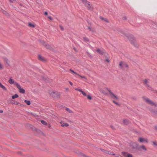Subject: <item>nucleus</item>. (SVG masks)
Listing matches in <instances>:
<instances>
[{
  "instance_id": "nucleus-23",
  "label": "nucleus",
  "mask_w": 157,
  "mask_h": 157,
  "mask_svg": "<svg viewBox=\"0 0 157 157\" xmlns=\"http://www.w3.org/2000/svg\"><path fill=\"white\" fill-rule=\"evenodd\" d=\"M119 65H120V66L121 67H122V62H120Z\"/></svg>"
},
{
  "instance_id": "nucleus-3",
  "label": "nucleus",
  "mask_w": 157,
  "mask_h": 157,
  "mask_svg": "<svg viewBox=\"0 0 157 157\" xmlns=\"http://www.w3.org/2000/svg\"><path fill=\"white\" fill-rule=\"evenodd\" d=\"M86 1L87 3V7L90 10H92L93 9V8L92 6L90 4V3L89 2H87L86 0H83V1Z\"/></svg>"
},
{
  "instance_id": "nucleus-19",
  "label": "nucleus",
  "mask_w": 157,
  "mask_h": 157,
  "mask_svg": "<svg viewBox=\"0 0 157 157\" xmlns=\"http://www.w3.org/2000/svg\"><path fill=\"white\" fill-rule=\"evenodd\" d=\"M29 26L31 27H35V25L31 23H30L29 24Z\"/></svg>"
},
{
  "instance_id": "nucleus-35",
  "label": "nucleus",
  "mask_w": 157,
  "mask_h": 157,
  "mask_svg": "<svg viewBox=\"0 0 157 157\" xmlns=\"http://www.w3.org/2000/svg\"><path fill=\"white\" fill-rule=\"evenodd\" d=\"M75 90L79 91V90H81L80 89H75Z\"/></svg>"
},
{
  "instance_id": "nucleus-15",
  "label": "nucleus",
  "mask_w": 157,
  "mask_h": 157,
  "mask_svg": "<svg viewBox=\"0 0 157 157\" xmlns=\"http://www.w3.org/2000/svg\"><path fill=\"white\" fill-rule=\"evenodd\" d=\"M25 102L28 105H29L30 104V101H28L26 100H25Z\"/></svg>"
},
{
  "instance_id": "nucleus-7",
  "label": "nucleus",
  "mask_w": 157,
  "mask_h": 157,
  "mask_svg": "<svg viewBox=\"0 0 157 157\" xmlns=\"http://www.w3.org/2000/svg\"><path fill=\"white\" fill-rule=\"evenodd\" d=\"M60 124H61V126L62 127H68L69 126L68 124L67 123H64L63 121H61L60 122Z\"/></svg>"
},
{
  "instance_id": "nucleus-40",
  "label": "nucleus",
  "mask_w": 157,
  "mask_h": 157,
  "mask_svg": "<svg viewBox=\"0 0 157 157\" xmlns=\"http://www.w3.org/2000/svg\"><path fill=\"white\" fill-rule=\"evenodd\" d=\"M106 61H107L108 62H109V60H108V59H107Z\"/></svg>"
},
{
  "instance_id": "nucleus-42",
  "label": "nucleus",
  "mask_w": 157,
  "mask_h": 157,
  "mask_svg": "<svg viewBox=\"0 0 157 157\" xmlns=\"http://www.w3.org/2000/svg\"><path fill=\"white\" fill-rule=\"evenodd\" d=\"M74 49H75V50H75V49L74 48Z\"/></svg>"
},
{
  "instance_id": "nucleus-22",
  "label": "nucleus",
  "mask_w": 157,
  "mask_h": 157,
  "mask_svg": "<svg viewBox=\"0 0 157 157\" xmlns=\"http://www.w3.org/2000/svg\"><path fill=\"white\" fill-rule=\"evenodd\" d=\"M144 83H145L146 85H147V86H148V85L147 84V82H148V81L147 79H145L144 81Z\"/></svg>"
},
{
  "instance_id": "nucleus-31",
  "label": "nucleus",
  "mask_w": 157,
  "mask_h": 157,
  "mask_svg": "<svg viewBox=\"0 0 157 157\" xmlns=\"http://www.w3.org/2000/svg\"><path fill=\"white\" fill-rule=\"evenodd\" d=\"M44 14L46 15H48V13L46 12H44Z\"/></svg>"
},
{
  "instance_id": "nucleus-10",
  "label": "nucleus",
  "mask_w": 157,
  "mask_h": 157,
  "mask_svg": "<svg viewBox=\"0 0 157 157\" xmlns=\"http://www.w3.org/2000/svg\"><path fill=\"white\" fill-rule=\"evenodd\" d=\"M111 97L113 98L118 99V98L113 93H111Z\"/></svg>"
},
{
  "instance_id": "nucleus-9",
  "label": "nucleus",
  "mask_w": 157,
  "mask_h": 157,
  "mask_svg": "<svg viewBox=\"0 0 157 157\" xmlns=\"http://www.w3.org/2000/svg\"><path fill=\"white\" fill-rule=\"evenodd\" d=\"M51 96L52 97H57L58 96H59V94L58 93H56L55 92L53 93V94H51Z\"/></svg>"
},
{
  "instance_id": "nucleus-41",
  "label": "nucleus",
  "mask_w": 157,
  "mask_h": 157,
  "mask_svg": "<svg viewBox=\"0 0 157 157\" xmlns=\"http://www.w3.org/2000/svg\"><path fill=\"white\" fill-rule=\"evenodd\" d=\"M113 155H115V154H113Z\"/></svg>"
},
{
  "instance_id": "nucleus-1",
  "label": "nucleus",
  "mask_w": 157,
  "mask_h": 157,
  "mask_svg": "<svg viewBox=\"0 0 157 157\" xmlns=\"http://www.w3.org/2000/svg\"><path fill=\"white\" fill-rule=\"evenodd\" d=\"M16 84L17 88L19 89L20 92L24 94L25 93V90L23 89L22 88L21 86L17 83H16Z\"/></svg>"
},
{
  "instance_id": "nucleus-38",
  "label": "nucleus",
  "mask_w": 157,
  "mask_h": 157,
  "mask_svg": "<svg viewBox=\"0 0 157 157\" xmlns=\"http://www.w3.org/2000/svg\"><path fill=\"white\" fill-rule=\"evenodd\" d=\"M75 74L77 75H78L77 73L75 72Z\"/></svg>"
},
{
  "instance_id": "nucleus-24",
  "label": "nucleus",
  "mask_w": 157,
  "mask_h": 157,
  "mask_svg": "<svg viewBox=\"0 0 157 157\" xmlns=\"http://www.w3.org/2000/svg\"><path fill=\"white\" fill-rule=\"evenodd\" d=\"M153 143L154 144V145H157V144L155 142V141L153 142Z\"/></svg>"
},
{
  "instance_id": "nucleus-32",
  "label": "nucleus",
  "mask_w": 157,
  "mask_h": 157,
  "mask_svg": "<svg viewBox=\"0 0 157 157\" xmlns=\"http://www.w3.org/2000/svg\"><path fill=\"white\" fill-rule=\"evenodd\" d=\"M14 1V0H10V2H13Z\"/></svg>"
},
{
  "instance_id": "nucleus-12",
  "label": "nucleus",
  "mask_w": 157,
  "mask_h": 157,
  "mask_svg": "<svg viewBox=\"0 0 157 157\" xmlns=\"http://www.w3.org/2000/svg\"><path fill=\"white\" fill-rule=\"evenodd\" d=\"M79 91L81 92L82 94L85 96H86L87 95L82 90H79Z\"/></svg>"
},
{
  "instance_id": "nucleus-26",
  "label": "nucleus",
  "mask_w": 157,
  "mask_h": 157,
  "mask_svg": "<svg viewBox=\"0 0 157 157\" xmlns=\"http://www.w3.org/2000/svg\"><path fill=\"white\" fill-rule=\"evenodd\" d=\"M70 71L72 72L73 73H75V71H74L73 70H71V69H70Z\"/></svg>"
},
{
  "instance_id": "nucleus-28",
  "label": "nucleus",
  "mask_w": 157,
  "mask_h": 157,
  "mask_svg": "<svg viewBox=\"0 0 157 157\" xmlns=\"http://www.w3.org/2000/svg\"><path fill=\"white\" fill-rule=\"evenodd\" d=\"M0 68L1 69H2V64L0 63Z\"/></svg>"
},
{
  "instance_id": "nucleus-33",
  "label": "nucleus",
  "mask_w": 157,
  "mask_h": 157,
  "mask_svg": "<svg viewBox=\"0 0 157 157\" xmlns=\"http://www.w3.org/2000/svg\"><path fill=\"white\" fill-rule=\"evenodd\" d=\"M109 91V93H110V94H111V93H112L111 91L110 90H108Z\"/></svg>"
},
{
  "instance_id": "nucleus-14",
  "label": "nucleus",
  "mask_w": 157,
  "mask_h": 157,
  "mask_svg": "<svg viewBox=\"0 0 157 157\" xmlns=\"http://www.w3.org/2000/svg\"><path fill=\"white\" fill-rule=\"evenodd\" d=\"M12 97V99H14L16 98H18V95L17 94H16L14 95H13Z\"/></svg>"
},
{
  "instance_id": "nucleus-8",
  "label": "nucleus",
  "mask_w": 157,
  "mask_h": 157,
  "mask_svg": "<svg viewBox=\"0 0 157 157\" xmlns=\"http://www.w3.org/2000/svg\"><path fill=\"white\" fill-rule=\"evenodd\" d=\"M38 59L42 61H45V59L44 57H42L41 55H39L38 56Z\"/></svg>"
},
{
  "instance_id": "nucleus-29",
  "label": "nucleus",
  "mask_w": 157,
  "mask_h": 157,
  "mask_svg": "<svg viewBox=\"0 0 157 157\" xmlns=\"http://www.w3.org/2000/svg\"><path fill=\"white\" fill-rule=\"evenodd\" d=\"M48 18L51 20L52 19V17L51 16H48Z\"/></svg>"
},
{
  "instance_id": "nucleus-5",
  "label": "nucleus",
  "mask_w": 157,
  "mask_h": 157,
  "mask_svg": "<svg viewBox=\"0 0 157 157\" xmlns=\"http://www.w3.org/2000/svg\"><path fill=\"white\" fill-rule=\"evenodd\" d=\"M144 99L147 102H148L149 104L157 106V105L156 104H155L153 101L149 100V99L146 98H145Z\"/></svg>"
},
{
  "instance_id": "nucleus-27",
  "label": "nucleus",
  "mask_w": 157,
  "mask_h": 157,
  "mask_svg": "<svg viewBox=\"0 0 157 157\" xmlns=\"http://www.w3.org/2000/svg\"><path fill=\"white\" fill-rule=\"evenodd\" d=\"M113 102L116 104L117 105H118V104L115 101H113Z\"/></svg>"
},
{
  "instance_id": "nucleus-25",
  "label": "nucleus",
  "mask_w": 157,
  "mask_h": 157,
  "mask_svg": "<svg viewBox=\"0 0 157 157\" xmlns=\"http://www.w3.org/2000/svg\"><path fill=\"white\" fill-rule=\"evenodd\" d=\"M2 12H3L4 13V14H6L7 13V12H6V11H4V10H3V11Z\"/></svg>"
},
{
  "instance_id": "nucleus-36",
  "label": "nucleus",
  "mask_w": 157,
  "mask_h": 157,
  "mask_svg": "<svg viewBox=\"0 0 157 157\" xmlns=\"http://www.w3.org/2000/svg\"><path fill=\"white\" fill-rule=\"evenodd\" d=\"M117 157H121V156L120 155H119L117 156Z\"/></svg>"
},
{
  "instance_id": "nucleus-37",
  "label": "nucleus",
  "mask_w": 157,
  "mask_h": 157,
  "mask_svg": "<svg viewBox=\"0 0 157 157\" xmlns=\"http://www.w3.org/2000/svg\"><path fill=\"white\" fill-rule=\"evenodd\" d=\"M19 104V102H17L16 104V105H18Z\"/></svg>"
},
{
  "instance_id": "nucleus-34",
  "label": "nucleus",
  "mask_w": 157,
  "mask_h": 157,
  "mask_svg": "<svg viewBox=\"0 0 157 157\" xmlns=\"http://www.w3.org/2000/svg\"><path fill=\"white\" fill-rule=\"evenodd\" d=\"M3 112V110H0V113H2Z\"/></svg>"
},
{
  "instance_id": "nucleus-18",
  "label": "nucleus",
  "mask_w": 157,
  "mask_h": 157,
  "mask_svg": "<svg viewBox=\"0 0 157 157\" xmlns=\"http://www.w3.org/2000/svg\"><path fill=\"white\" fill-rule=\"evenodd\" d=\"M97 51L99 52L100 54H103L102 52L100 49H98L97 50Z\"/></svg>"
},
{
  "instance_id": "nucleus-20",
  "label": "nucleus",
  "mask_w": 157,
  "mask_h": 157,
  "mask_svg": "<svg viewBox=\"0 0 157 157\" xmlns=\"http://www.w3.org/2000/svg\"><path fill=\"white\" fill-rule=\"evenodd\" d=\"M78 76H79L81 78H84L86 79V77L85 76H82L79 75H78Z\"/></svg>"
},
{
  "instance_id": "nucleus-39",
  "label": "nucleus",
  "mask_w": 157,
  "mask_h": 157,
  "mask_svg": "<svg viewBox=\"0 0 157 157\" xmlns=\"http://www.w3.org/2000/svg\"><path fill=\"white\" fill-rule=\"evenodd\" d=\"M61 29H62V30H63V28H62V27H61Z\"/></svg>"
},
{
  "instance_id": "nucleus-11",
  "label": "nucleus",
  "mask_w": 157,
  "mask_h": 157,
  "mask_svg": "<svg viewBox=\"0 0 157 157\" xmlns=\"http://www.w3.org/2000/svg\"><path fill=\"white\" fill-rule=\"evenodd\" d=\"M8 82L9 83L11 84H13L14 83V81L11 78H10Z\"/></svg>"
},
{
  "instance_id": "nucleus-17",
  "label": "nucleus",
  "mask_w": 157,
  "mask_h": 157,
  "mask_svg": "<svg viewBox=\"0 0 157 157\" xmlns=\"http://www.w3.org/2000/svg\"><path fill=\"white\" fill-rule=\"evenodd\" d=\"M87 96V98L89 100H91L92 98L91 96L89 94L86 95Z\"/></svg>"
},
{
  "instance_id": "nucleus-16",
  "label": "nucleus",
  "mask_w": 157,
  "mask_h": 157,
  "mask_svg": "<svg viewBox=\"0 0 157 157\" xmlns=\"http://www.w3.org/2000/svg\"><path fill=\"white\" fill-rule=\"evenodd\" d=\"M41 123L44 125H47V123H46V122L44 120H41Z\"/></svg>"
},
{
  "instance_id": "nucleus-21",
  "label": "nucleus",
  "mask_w": 157,
  "mask_h": 157,
  "mask_svg": "<svg viewBox=\"0 0 157 157\" xmlns=\"http://www.w3.org/2000/svg\"><path fill=\"white\" fill-rule=\"evenodd\" d=\"M101 19L103 20H104L106 22H108V20L107 19H104V18H103L102 17H100Z\"/></svg>"
},
{
  "instance_id": "nucleus-4",
  "label": "nucleus",
  "mask_w": 157,
  "mask_h": 157,
  "mask_svg": "<svg viewBox=\"0 0 157 157\" xmlns=\"http://www.w3.org/2000/svg\"><path fill=\"white\" fill-rule=\"evenodd\" d=\"M122 153L125 157H132V155L131 154H127L124 152H122Z\"/></svg>"
},
{
  "instance_id": "nucleus-13",
  "label": "nucleus",
  "mask_w": 157,
  "mask_h": 157,
  "mask_svg": "<svg viewBox=\"0 0 157 157\" xmlns=\"http://www.w3.org/2000/svg\"><path fill=\"white\" fill-rule=\"evenodd\" d=\"M124 124L126 125H127L129 123V121L127 120H124Z\"/></svg>"
},
{
  "instance_id": "nucleus-30",
  "label": "nucleus",
  "mask_w": 157,
  "mask_h": 157,
  "mask_svg": "<svg viewBox=\"0 0 157 157\" xmlns=\"http://www.w3.org/2000/svg\"><path fill=\"white\" fill-rule=\"evenodd\" d=\"M69 83H70V84L71 85V86L73 85V84H72V83L71 82L69 81Z\"/></svg>"
},
{
  "instance_id": "nucleus-6",
  "label": "nucleus",
  "mask_w": 157,
  "mask_h": 157,
  "mask_svg": "<svg viewBox=\"0 0 157 157\" xmlns=\"http://www.w3.org/2000/svg\"><path fill=\"white\" fill-rule=\"evenodd\" d=\"M139 150L140 151H142V150H143L144 151H146L147 150L145 146L144 145H142L140 146Z\"/></svg>"
},
{
  "instance_id": "nucleus-2",
  "label": "nucleus",
  "mask_w": 157,
  "mask_h": 157,
  "mask_svg": "<svg viewBox=\"0 0 157 157\" xmlns=\"http://www.w3.org/2000/svg\"><path fill=\"white\" fill-rule=\"evenodd\" d=\"M139 141L141 143H143L144 142H146L147 143H148V141L147 139H145L144 138L142 137H140L139 138Z\"/></svg>"
}]
</instances>
